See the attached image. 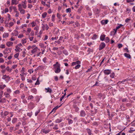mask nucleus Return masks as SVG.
<instances>
[{
	"mask_svg": "<svg viewBox=\"0 0 135 135\" xmlns=\"http://www.w3.org/2000/svg\"><path fill=\"white\" fill-rule=\"evenodd\" d=\"M67 120H68V123L69 124H72L73 123V121L71 119H69V118H68L67 119Z\"/></svg>",
	"mask_w": 135,
	"mask_h": 135,
	"instance_id": "30",
	"label": "nucleus"
},
{
	"mask_svg": "<svg viewBox=\"0 0 135 135\" xmlns=\"http://www.w3.org/2000/svg\"><path fill=\"white\" fill-rule=\"evenodd\" d=\"M13 9L14 10V12H15L18 11H17V8L16 6H13Z\"/></svg>",
	"mask_w": 135,
	"mask_h": 135,
	"instance_id": "59",
	"label": "nucleus"
},
{
	"mask_svg": "<svg viewBox=\"0 0 135 135\" xmlns=\"http://www.w3.org/2000/svg\"><path fill=\"white\" fill-rule=\"evenodd\" d=\"M18 2H17V0H12L11 4L12 5L17 4Z\"/></svg>",
	"mask_w": 135,
	"mask_h": 135,
	"instance_id": "17",
	"label": "nucleus"
},
{
	"mask_svg": "<svg viewBox=\"0 0 135 135\" xmlns=\"http://www.w3.org/2000/svg\"><path fill=\"white\" fill-rule=\"evenodd\" d=\"M17 66V65H14L12 66V69H15L16 68Z\"/></svg>",
	"mask_w": 135,
	"mask_h": 135,
	"instance_id": "45",
	"label": "nucleus"
},
{
	"mask_svg": "<svg viewBox=\"0 0 135 135\" xmlns=\"http://www.w3.org/2000/svg\"><path fill=\"white\" fill-rule=\"evenodd\" d=\"M6 99L4 98H3L0 99V103H4L6 102Z\"/></svg>",
	"mask_w": 135,
	"mask_h": 135,
	"instance_id": "26",
	"label": "nucleus"
},
{
	"mask_svg": "<svg viewBox=\"0 0 135 135\" xmlns=\"http://www.w3.org/2000/svg\"><path fill=\"white\" fill-rule=\"evenodd\" d=\"M57 17L59 19H61V15L60 14H59V13H57Z\"/></svg>",
	"mask_w": 135,
	"mask_h": 135,
	"instance_id": "56",
	"label": "nucleus"
},
{
	"mask_svg": "<svg viewBox=\"0 0 135 135\" xmlns=\"http://www.w3.org/2000/svg\"><path fill=\"white\" fill-rule=\"evenodd\" d=\"M16 14L15 15V17H18L19 16V12L18 11H17V12H16Z\"/></svg>",
	"mask_w": 135,
	"mask_h": 135,
	"instance_id": "58",
	"label": "nucleus"
},
{
	"mask_svg": "<svg viewBox=\"0 0 135 135\" xmlns=\"http://www.w3.org/2000/svg\"><path fill=\"white\" fill-rule=\"evenodd\" d=\"M14 93L15 94H18L20 93V91H19V90H16L15 91H14Z\"/></svg>",
	"mask_w": 135,
	"mask_h": 135,
	"instance_id": "60",
	"label": "nucleus"
},
{
	"mask_svg": "<svg viewBox=\"0 0 135 135\" xmlns=\"http://www.w3.org/2000/svg\"><path fill=\"white\" fill-rule=\"evenodd\" d=\"M24 36V35L23 34H20L18 36V38H22Z\"/></svg>",
	"mask_w": 135,
	"mask_h": 135,
	"instance_id": "44",
	"label": "nucleus"
},
{
	"mask_svg": "<svg viewBox=\"0 0 135 135\" xmlns=\"http://www.w3.org/2000/svg\"><path fill=\"white\" fill-rule=\"evenodd\" d=\"M81 62L79 61H78L76 62H73L71 63V66H74V65H76L78 64H80Z\"/></svg>",
	"mask_w": 135,
	"mask_h": 135,
	"instance_id": "8",
	"label": "nucleus"
},
{
	"mask_svg": "<svg viewBox=\"0 0 135 135\" xmlns=\"http://www.w3.org/2000/svg\"><path fill=\"white\" fill-rule=\"evenodd\" d=\"M54 70L56 73H60L61 71L60 68V65L58 62H56L55 64L54 65Z\"/></svg>",
	"mask_w": 135,
	"mask_h": 135,
	"instance_id": "1",
	"label": "nucleus"
},
{
	"mask_svg": "<svg viewBox=\"0 0 135 135\" xmlns=\"http://www.w3.org/2000/svg\"><path fill=\"white\" fill-rule=\"evenodd\" d=\"M115 74L114 73H112L110 75V77L112 78H113L114 77Z\"/></svg>",
	"mask_w": 135,
	"mask_h": 135,
	"instance_id": "54",
	"label": "nucleus"
},
{
	"mask_svg": "<svg viewBox=\"0 0 135 135\" xmlns=\"http://www.w3.org/2000/svg\"><path fill=\"white\" fill-rule=\"evenodd\" d=\"M30 24L32 27H33L34 26H36V22L34 21L32 22Z\"/></svg>",
	"mask_w": 135,
	"mask_h": 135,
	"instance_id": "25",
	"label": "nucleus"
},
{
	"mask_svg": "<svg viewBox=\"0 0 135 135\" xmlns=\"http://www.w3.org/2000/svg\"><path fill=\"white\" fill-rule=\"evenodd\" d=\"M61 119H57L55 121V122L56 123H59L62 121Z\"/></svg>",
	"mask_w": 135,
	"mask_h": 135,
	"instance_id": "34",
	"label": "nucleus"
},
{
	"mask_svg": "<svg viewBox=\"0 0 135 135\" xmlns=\"http://www.w3.org/2000/svg\"><path fill=\"white\" fill-rule=\"evenodd\" d=\"M10 94L6 92H5L4 93V95L5 96V97L6 98L9 97H10Z\"/></svg>",
	"mask_w": 135,
	"mask_h": 135,
	"instance_id": "22",
	"label": "nucleus"
},
{
	"mask_svg": "<svg viewBox=\"0 0 135 135\" xmlns=\"http://www.w3.org/2000/svg\"><path fill=\"white\" fill-rule=\"evenodd\" d=\"M39 46L42 48H44V49H45L46 48V46H44V44L42 43H40L39 44Z\"/></svg>",
	"mask_w": 135,
	"mask_h": 135,
	"instance_id": "24",
	"label": "nucleus"
},
{
	"mask_svg": "<svg viewBox=\"0 0 135 135\" xmlns=\"http://www.w3.org/2000/svg\"><path fill=\"white\" fill-rule=\"evenodd\" d=\"M124 55L125 57L128 58L130 59L131 58V56L129 54L127 53H125L124 54Z\"/></svg>",
	"mask_w": 135,
	"mask_h": 135,
	"instance_id": "15",
	"label": "nucleus"
},
{
	"mask_svg": "<svg viewBox=\"0 0 135 135\" xmlns=\"http://www.w3.org/2000/svg\"><path fill=\"white\" fill-rule=\"evenodd\" d=\"M105 46V44L104 42H102L100 45L99 50H100L103 49Z\"/></svg>",
	"mask_w": 135,
	"mask_h": 135,
	"instance_id": "4",
	"label": "nucleus"
},
{
	"mask_svg": "<svg viewBox=\"0 0 135 135\" xmlns=\"http://www.w3.org/2000/svg\"><path fill=\"white\" fill-rule=\"evenodd\" d=\"M47 15V13L46 12H44L42 14V17L43 18H45Z\"/></svg>",
	"mask_w": 135,
	"mask_h": 135,
	"instance_id": "23",
	"label": "nucleus"
},
{
	"mask_svg": "<svg viewBox=\"0 0 135 135\" xmlns=\"http://www.w3.org/2000/svg\"><path fill=\"white\" fill-rule=\"evenodd\" d=\"M9 34L7 33L4 32L3 35V37L6 38L8 37Z\"/></svg>",
	"mask_w": 135,
	"mask_h": 135,
	"instance_id": "16",
	"label": "nucleus"
},
{
	"mask_svg": "<svg viewBox=\"0 0 135 135\" xmlns=\"http://www.w3.org/2000/svg\"><path fill=\"white\" fill-rule=\"evenodd\" d=\"M54 34L55 35H59L60 33L59 32V29L57 28L55 29L54 31Z\"/></svg>",
	"mask_w": 135,
	"mask_h": 135,
	"instance_id": "12",
	"label": "nucleus"
},
{
	"mask_svg": "<svg viewBox=\"0 0 135 135\" xmlns=\"http://www.w3.org/2000/svg\"><path fill=\"white\" fill-rule=\"evenodd\" d=\"M6 92H7L9 94H10L12 92V90L11 89L9 88H7L6 89Z\"/></svg>",
	"mask_w": 135,
	"mask_h": 135,
	"instance_id": "19",
	"label": "nucleus"
},
{
	"mask_svg": "<svg viewBox=\"0 0 135 135\" xmlns=\"http://www.w3.org/2000/svg\"><path fill=\"white\" fill-rule=\"evenodd\" d=\"M6 69L9 72H11L12 70V69H10L9 66H7L6 68Z\"/></svg>",
	"mask_w": 135,
	"mask_h": 135,
	"instance_id": "33",
	"label": "nucleus"
},
{
	"mask_svg": "<svg viewBox=\"0 0 135 135\" xmlns=\"http://www.w3.org/2000/svg\"><path fill=\"white\" fill-rule=\"evenodd\" d=\"M108 22V20H102L101 21V23H102L103 22H104V23L105 24H107Z\"/></svg>",
	"mask_w": 135,
	"mask_h": 135,
	"instance_id": "40",
	"label": "nucleus"
},
{
	"mask_svg": "<svg viewBox=\"0 0 135 135\" xmlns=\"http://www.w3.org/2000/svg\"><path fill=\"white\" fill-rule=\"evenodd\" d=\"M74 108L75 109V111L76 112H78L79 110V108L77 107H75Z\"/></svg>",
	"mask_w": 135,
	"mask_h": 135,
	"instance_id": "64",
	"label": "nucleus"
},
{
	"mask_svg": "<svg viewBox=\"0 0 135 135\" xmlns=\"http://www.w3.org/2000/svg\"><path fill=\"white\" fill-rule=\"evenodd\" d=\"M31 31V29L30 28H27V32L28 33H29Z\"/></svg>",
	"mask_w": 135,
	"mask_h": 135,
	"instance_id": "52",
	"label": "nucleus"
},
{
	"mask_svg": "<svg viewBox=\"0 0 135 135\" xmlns=\"http://www.w3.org/2000/svg\"><path fill=\"white\" fill-rule=\"evenodd\" d=\"M14 32L12 33V34L15 36H17L19 34L18 32L16 30H14L13 31Z\"/></svg>",
	"mask_w": 135,
	"mask_h": 135,
	"instance_id": "11",
	"label": "nucleus"
},
{
	"mask_svg": "<svg viewBox=\"0 0 135 135\" xmlns=\"http://www.w3.org/2000/svg\"><path fill=\"white\" fill-rule=\"evenodd\" d=\"M40 112V110H38L35 113V115L36 116H37Z\"/></svg>",
	"mask_w": 135,
	"mask_h": 135,
	"instance_id": "62",
	"label": "nucleus"
},
{
	"mask_svg": "<svg viewBox=\"0 0 135 135\" xmlns=\"http://www.w3.org/2000/svg\"><path fill=\"white\" fill-rule=\"evenodd\" d=\"M86 130L87 132V133H88V134L89 135H91V131L89 129H86Z\"/></svg>",
	"mask_w": 135,
	"mask_h": 135,
	"instance_id": "32",
	"label": "nucleus"
},
{
	"mask_svg": "<svg viewBox=\"0 0 135 135\" xmlns=\"http://www.w3.org/2000/svg\"><path fill=\"white\" fill-rule=\"evenodd\" d=\"M26 38H23L21 40V42L23 44L26 43Z\"/></svg>",
	"mask_w": 135,
	"mask_h": 135,
	"instance_id": "28",
	"label": "nucleus"
},
{
	"mask_svg": "<svg viewBox=\"0 0 135 135\" xmlns=\"http://www.w3.org/2000/svg\"><path fill=\"white\" fill-rule=\"evenodd\" d=\"M19 55V53H16L15 54V55H14V57L16 58H17L18 57Z\"/></svg>",
	"mask_w": 135,
	"mask_h": 135,
	"instance_id": "38",
	"label": "nucleus"
},
{
	"mask_svg": "<svg viewBox=\"0 0 135 135\" xmlns=\"http://www.w3.org/2000/svg\"><path fill=\"white\" fill-rule=\"evenodd\" d=\"M6 87V85L5 84L0 85V89L3 90Z\"/></svg>",
	"mask_w": 135,
	"mask_h": 135,
	"instance_id": "21",
	"label": "nucleus"
},
{
	"mask_svg": "<svg viewBox=\"0 0 135 135\" xmlns=\"http://www.w3.org/2000/svg\"><path fill=\"white\" fill-rule=\"evenodd\" d=\"M111 72V70L109 69L105 70L104 71V73L105 75L109 74Z\"/></svg>",
	"mask_w": 135,
	"mask_h": 135,
	"instance_id": "5",
	"label": "nucleus"
},
{
	"mask_svg": "<svg viewBox=\"0 0 135 135\" xmlns=\"http://www.w3.org/2000/svg\"><path fill=\"white\" fill-rule=\"evenodd\" d=\"M43 61L45 63H46L47 62V58L46 57H44L43 59Z\"/></svg>",
	"mask_w": 135,
	"mask_h": 135,
	"instance_id": "57",
	"label": "nucleus"
},
{
	"mask_svg": "<svg viewBox=\"0 0 135 135\" xmlns=\"http://www.w3.org/2000/svg\"><path fill=\"white\" fill-rule=\"evenodd\" d=\"M25 69L23 67L22 68V70L21 71V74H25L24 72H25Z\"/></svg>",
	"mask_w": 135,
	"mask_h": 135,
	"instance_id": "41",
	"label": "nucleus"
},
{
	"mask_svg": "<svg viewBox=\"0 0 135 135\" xmlns=\"http://www.w3.org/2000/svg\"><path fill=\"white\" fill-rule=\"evenodd\" d=\"M28 72L30 74L32 73L33 72V70L32 69H29L28 71Z\"/></svg>",
	"mask_w": 135,
	"mask_h": 135,
	"instance_id": "48",
	"label": "nucleus"
},
{
	"mask_svg": "<svg viewBox=\"0 0 135 135\" xmlns=\"http://www.w3.org/2000/svg\"><path fill=\"white\" fill-rule=\"evenodd\" d=\"M45 89L46 90V93H49L50 94H51L52 92V89L49 87L47 88H45Z\"/></svg>",
	"mask_w": 135,
	"mask_h": 135,
	"instance_id": "10",
	"label": "nucleus"
},
{
	"mask_svg": "<svg viewBox=\"0 0 135 135\" xmlns=\"http://www.w3.org/2000/svg\"><path fill=\"white\" fill-rule=\"evenodd\" d=\"M17 119L16 118H13L12 120V123H14L17 121Z\"/></svg>",
	"mask_w": 135,
	"mask_h": 135,
	"instance_id": "51",
	"label": "nucleus"
},
{
	"mask_svg": "<svg viewBox=\"0 0 135 135\" xmlns=\"http://www.w3.org/2000/svg\"><path fill=\"white\" fill-rule=\"evenodd\" d=\"M34 29L35 30L37 31L39 29V27L37 26H36L34 28Z\"/></svg>",
	"mask_w": 135,
	"mask_h": 135,
	"instance_id": "50",
	"label": "nucleus"
},
{
	"mask_svg": "<svg viewBox=\"0 0 135 135\" xmlns=\"http://www.w3.org/2000/svg\"><path fill=\"white\" fill-rule=\"evenodd\" d=\"M50 130L49 129H44L41 130V132L45 134L48 133L50 131Z\"/></svg>",
	"mask_w": 135,
	"mask_h": 135,
	"instance_id": "9",
	"label": "nucleus"
},
{
	"mask_svg": "<svg viewBox=\"0 0 135 135\" xmlns=\"http://www.w3.org/2000/svg\"><path fill=\"white\" fill-rule=\"evenodd\" d=\"M94 12L95 13L99 14L100 12L97 9H96L94 11Z\"/></svg>",
	"mask_w": 135,
	"mask_h": 135,
	"instance_id": "35",
	"label": "nucleus"
},
{
	"mask_svg": "<svg viewBox=\"0 0 135 135\" xmlns=\"http://www.w3.org/2000/svg\"><path fill=\"white\" fill-rule=\"evenodd\" d=\"M63 53L66 55H68V52L67 51L64 50L62 52Z\"/></svg>",
	"mask_w": 135,
	"mask_h": 135,
	"instance_id": "37",
	"label": "nucleus"
},
{
	"mask_svg": "<svg viewBox=\"0 0 135 135\" xmlns=\"http://www.w3.org/2000/svg\"><path fill=\"white\" fill-rule=\"evenodd\" d=\"M8 78V80H10V77H9L8 75H4L2 77V79H5L6 78Z\"/></svg>",
	"mask_w": 135,
	"mask_h": 135,
	"instance_id": "14",
	"label": "nucleus"
},
{
	"mask_svg": "<svg viewBox=\"0 0 135 135\" xmlns=\"http://www.w3.org/2000/svg\"><path fill=\"white\" fill-rule=\"evenodd\" d=\"M38 41L36 39V38H34L33 40V42L34 43H36Z\"/></svg>",
	"mask_w": 135,
	"mask_h": 135,
	"instance_id": "55",
	"label": "nucleus"
},
{
	"mask_svg": "<svg viewBox=\"0 0 135 135\" xmlns=\"http://www.w3.org/2000/svg\"><path fill=\"white\" fill-rule=\"evenodd\" d=\"M13 43L11 42H8L7 43V45L8 47H10L12 46Z\"/></svg>",
	"mask_w": 135,
	"mask_h": 135,
	"instance_id": "18",
	"label": "nucleus"
},
{
	"mask_svg": "<svg viewBox=\"0 0 135 135\" xmlns=\"http://www.w3.org/2000/svg\"><path fill=\"white\" fill-rule=\"evenodd\" d=\"M25 74H21L20 75L21 76V78L22 81H24L25 80V77L24 76Z\"/></svg>",
	"mask_w": 135,
	"mask_h": 135,
	"instance_id": "20",
	"label": "nucleus"
},
{
	"mask_svg": "<svg viewBox=\"0 0 135 135\" xmlns=\"http://www.w3.org/2000/svg\"><path fill=\"white\" fill-rule=\"evenodd\" d=\"M28 8L29 9H31L33 7L32 5L30 4H28Z\"/></svg>",
	"mask_w": 135,
	"mask_h": 135,
	"instance_id": "43",
	"label": "nucleus"
},
{
	"mask_svg": "<svg viewBox=\"0 0 135 135\" xmlns=\"http://www.w3.org/2000/svg\"><path fill=\"white\" fill-rule=\"evenodd\" d=\"M118 26L116 27L117 29H119L120 27L123 26V25L121 24L119 25L118 24Z\"/></svg>",
	"mask_w": 135,
	"mask_h": 135,
	"instance_id": "53",
	"label": "nucleus"
},
{
	"mask_svg": "<svg viewBox=\"0 0 135 135\" xmlns=\"http://www.w3.org/2000/svg\"><path fill=\"white\" fill-rule=\"evenodd\" d=\"M33 45H32V46H29L27 47V50H30L31 49H32V47H33Z\"/></svg>",
	"mask_w": 135,
	"mask_h": 135,
	"instance_id": "61",
	"label": "nucleus"
},
{
	"mask_svg": "<svg viewBox=\"0 0 135 135\" xmlns=\"http://www.w3.org/2000/svg\"><path fill=\"white\" fill-rule=\"evenodd\" d=\"M71 11L70 8H69L66 9V13L70 12Z\"/></svg>",
	"mask_w": 135,
	"mask_h": 135,
	"instance_id": "39",
	"label": "nucleus"
},
{
	"mask_svg": "<svg viewBox=\"0 0 135 135\" xmlns=\"http://www.w3.org/2000/svg\"><path fill=\"white\" fill-rule=\"evenodd\" d=\"M48 36H47V35H45L44 36V38L43 40L44 41L48 39Z\"/></svg>",
	"mask_w": 135,
	"mask_h": 135,
	"instance_id": "63",
	"label": "nucleus"
},
{
	"mask_svg": "<svg viewBox=\"0 0 135 135\" xmlns=\"http://www.w3.org/2000/svg\"><path fill=\"white\" fill-rule=\"evenodd\" d=\"M104 41L106 43H108L110 39L109 37H107L105 38Z\"/></svg>",
	"mask_w": 135,
	"mask_h": 135,
	"instance_id": "29",
	"label": "nucleus"
},
{
	"mask_svg": "<svg viewBox=\"0 0 135 135\" xmlns=\"http://www.w3.org/2000/svg\"><path fill=\"white\" fill-rule=\"evenodd\" d=\"M80 64H78L77 65H76L74 67V68L76 69L79 68L80 66Z\"/></svg>",
	"mask_w": 135,
	"mask_h": 135,
	"instance_id": "36",
	"label": "nucleus"
},
{
	"mask_svg": "<svg viewBox=\"0 0 135 135\" xmlns=\"http://www.w3.org/2000/svg\"><path fill=\"white\" fill-rule=\"evenodd\" d=\"M31 91L33 93L36 94L37 92V90L35 88H33L31 89Z\"/></svg>",
	"mask_w": 135,
	"mask_h": 135,
	"instance_id": "31",
	"label": "nucleus"
},
{
	"mask_svg": "<svg viewBox=\"0 0 135 135\" xmlns=\"http://www.w3.org/2000/svg\"><path fill=\"white\" fill-rule=\"evenodd\" d=\"M32 49L31 51V52L32 54L36 52L38 50L39 51L40 50L39 49H38L36 46L34 45H33V46L32 47Z\"/></svg>",
	"mask_w": 135,
	"mask_h": 135,
	"instance_id": "3",
	"label": "nucleus"
},
{
	"mask_svg": "<svg viewBox=\"0 0 135 135\" xmlns=\"http://www.w3.org/2000/svg\"><path fill=\"white\" fill-rule=\"evenodd\" d=\"M29 39L30 41H33V40L34 39V37L33 36L32 37H29Z\"/></svg>",
	"mask_w": 135,
	"mask_h": 135,
	"instance_id": "46",
	"label": "nucleus"
},
{
	"mask_svg": "<svg viewBox=\"0 0 135 135\" xmlns=\"http://www.w3.org/2000/svg\"><path fill=\"white\" fill-rule=\"evenodd\" d=\"M9 27H10L14 25V23L13 22H11L9 23Z\"/></svg>",
	"mask_w": 135,
	"mask_h": 135,
	"instance_id": "47",
	"label": "nucleus"
},
{
	"mask_svg": "<svg viewBox=\"0 0 135 135\" xmlns=\"http://www.w3.org/2000/svg\"><path fill=\"white\" fill-rule=\"evenodd\" d=\"M105 35L104 34H102L100 37V40L102 41H103L104 40L105 38Z\"/></svg>",
	"mask_w": 135,
	"mask_h": 135,
	"instance_id": "13",
	"label": "nucleus"
},
{
	"mask_svg": "<svg viewBox=\"0 0 135 135\" xmlns=\"http://www.w3.org/2000/svg\"><path fill=\"white\" fill-rule=\"evenodd\" d=\"M97 37V35H94L92 37V39L93 40H95L96 39Z\"/></svg>",
	"mask_w": 135,
	"mask_h": 135,
	"instance_id": "42",
	"label": "nucleus"
},
{
	"mask_svg": "<svg viewBox=\"0 0 135 135\" xmlns=\"http://www.w3.org/2000/svg\"><path fill=\"white\" fill-rule=\"evenodd\" d=\"M18 10L20 11L21 14L24 15L25 12V10L22 8L21 4H19L18 5Z\"/></svg>",
	"mask_w": 135,
	"mask_h": 135,
	"instance_id": "2",
	"label": "nucleus"
},
{
	"mask_svg": "<svg viewBox=\"0 0 135 135\" xmlns=\"http://www.w3.org/2000/svg\"><path fill=\"white\" fill-rule=\"evenodd\" d=\"M55 15H53L51 17L52 21L53 22H54L55 20Z\"/></svg>",
	"mask_w": 135,
	"mask_h": 135,
	"instance_id": "27",
	"label": "nucleus"
},
{
	"mask_svg": "<svg viewBox=\"0 0 135 135\" xmlns=\"http://www.w3.org/2000/svg\"><path fill=\"white\" fill-rule=\"evenodd\" d=\"M0 31L3 32L4 31V28L3 26L0 27Z\"/></svg>",
	"mask_w": 135,
	"mask_h": 135,
	"instance_id": "49",
	"label": "nucleus"
},
{
	"mask_svg": "<svg viewBox=\"0 0 135 135\" xmlns=\"http://www.w3.org/2000/svg\"><path fill=\"white\" fill-rule=\"evenodd\" d=\"M86 114L85 111L81 110L80 112V116L81 117H84L86 115Z\"/></svg>",
	"mask_w": 135,
	"mask_h": 135,
	"instance_id": "7",
	"label": "nucleus"
},
{
	"mask_svg": "<svg viewBox=\"0 0 135 135\" xmlns=\"http://www.w3.org/2000/svg\"><path fill=\"white\" fill-rule=\"evenodd\" d=\"M22 3H23V4H21L22 7L23 6V8L26 9L27 7V5L26 4L27 2L25 0L24 1H22Z\"/></svg>",
	"mask_w": 135,
	"mask_h": 135,
	"instance_id": "6",
	"label": "nucleus"
}]
</instances>
